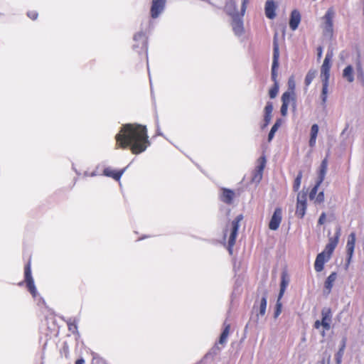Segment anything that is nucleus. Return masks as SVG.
I'll return each instance as SVG.
<instances>
[{
  "label": "nucleus",
  "instance_id": "obj_1",
  "mask_svg": "<svg viewBox=\"0 0 364 364\" xmlns=\"http://www.w3.org/2000/svg\"><path fill=\"white\" fill-rule=\"evenodd\" d=\"M118 147H129L132 154H139L150 145L146 126L139 124H126L115 136Z\"/></svg>",
  "mask_w": 364,
  "mask_h": 364
},
{
  "label": "nucleus",
  "instance_id": "obj_2",
  "mask_svg": "<svg viewBox=\"0 0 364 364\" xmlns=\"http://www.w3.org/2000/svg\"><path fill=\"white\" fill-rule=\"evenodd\" d=\"M243 219L242 215H238L234 220L230 224V228L229 229H226L224 233V237H225L229 232V238H228V251L230 254L232 253V247L235 243V240L237 235L238 229L240 227V223Z\"/></svg>",
  "mask_w": 364,
  "mask_h": 364
},
{
  "label": "nucleus",
  "instance_id": "obj_3",
  "mask_svg": "<svg viewBox=\"0 0 364 364\" xmlns=\"http://www.w3.org/2000/svg\"><path fill=\"white\" fill-rule=\"evenodd\" d=\"M279 49L277 40V34H275L273 41V59L272 65V80L274 83L277 82V68L279 67Z\"/></svg>",
  "mask_w": 364,
  "mask_h": 364
},
{
  "label": "nucleus",
  "instance_id": "obj_4",
  "mask_svg": "<svg viewBox=\"0 0 364 364\" xmlns=\"http://www.w3.org/2000/svg\"><path fill=\"white\" fill-rule=\"evenodd\" d=\"M133 48L138 53L144 52L147 54V41L144 33L139 32L134 36Z\"/></svg>",
  "mask_w": 364,
  "mask_h": 364
},
{
  "label": "nucleus",
  "instance_id": "obj_5",
  "mask_svg": "<svg viewBox=\"0 0 364 364\" xmlns=\"http://www.w3.org/2000/svg\"><path fill=\"white\" fill-rule=\"evenodd\" d=\"M25 282L29 292L32 294L33 298L38 296V291L34 284V280L31 275V269L30 263L27 264L24 269Z\"/></svg>",
  "mask_w": 364,
  "mask_h": 364
},
{
  "label": "nucleus",
  "instance_id": "obj_6",
  "mask_svg": "<svg viewBox=\"0 0 364 364\" xmlns=\"http://www.w3.org/2000/svg\"><path fill=\"white\" fill-rule=\"evenodd\" d=\"M166 0H151L150 16L155 19L159 18L164 11Z\"/></svg>",
  "mask_w": 364,
  "mask_h": 364
},
{
  "label": "nucleus",
  "instance_id": "obj_7",
  "mask_svg": "<svg viewBox=\"0 0 364 364\" xmlns=\"http://www.w3.org/2000/svg\"><path fill=\"white\" fill-rule=\"evenodd\" d=\"M266 165V159L264 156H261L258 159V164L253 172L252 181L255 183H259L262 178L263 171Z\"/></svg>",
  "mask_w": 364,
  "mask_h": 364
},
{
  "label": "nucleus",
  "instance_id": "obj_8",
  "mask_svg": "<svg viewBox=\"0 0 364 364\" xmlns=\"http://www.w3.org/2000/svg\"><path fill=\"white\" fill-rule=\"evenodd\" d=\"M340 237V230L338 229L336 233L335 237H330L328 244L326 245L325 249L321 253H324L326 256H328L331 258L332 253L336 247Z\"/></svg>",
  "mask_w": 364,
  "mask_h": 364
},
{
  "label": "nucleus",
  "instance_id": "obj_9",
  "mask_svg": "<svg viewBox=\"0 0 364 364\" xmlns=\"http://www.w3.org/2000/svg\"><path fill=\"white\" fill-rule=\"evenodd\" d=\"M356 237L355 232H351L348 237V241L346 244V251H347V264L346 267L349 265L350 263L351 259L353 255L354 249H355V244Z\"/></svg>",
  "mask_w": 364,
  "mask_h": 364
},
{
  "label": "nucleus",
  "instance_id": "obj_10",
  "mask_svg": "<svg viewBox=\"0 0 364 364\" xmlns=\"http://www.w3.org/2000/svg\"><path fill=\"white\" fill-rule=\"evenodd\" d=\"M282 219V210L280 208H277L270 219L269 228L272 230H277L280 225Z\"/></svg>",
  "mask_w": 364,
  "mask_h": 364
},
{
  "label": "nucleus",
  "instance_id": "obj_11",
  "mask_svg": "<svg viewBox=\"0 0 364 364\" xmlns=\"http://www.w3.org/2000/svg\"><path fill=\"white\" fill-rule=\"evenodd\" d=\"M332 313L330 308L325 307L321 310V322L324 330L328 331L331 328Z\"/></svg>",
  "mask_w": 364,
  "mask_h": 364
},
{
  "label": "nucleus",
  "instance_id": "obj_12",
  "mask_svg": "<svg viewBox=\"0 0 364 364\" xmlns=\"http://www.w3.org/2000/svg\"><path fill=\"white\" fill-rule=\"evenodd\" d=\"M234 33L237 36H241L244 32L243 22L239 16L232 17V22Z\"/></svg>",
  "mask_w": 364,
  "mask_h": 364
},
{
  "label": "nucleus",
  "instance_id": "obj_13",
  "mask_svg": "<svg viewBox=\"0 0 364 364\" xmlns=\"http://www.w3.org/2000/svg\"><path fill=\"white\" fill-rule=\"evenodd\" d=\"M334 17V11L332 9H329L323 18L325 20L324 30L326 33H331L333 31V18Z\"/></svg>",
  "mask_w": 364,
  "mask_h": 364
},
{
  "label": "nucleus",
  "instance_id": "obj_14",
  "mask_svg": "<svg viewBox=\"0 0 364 364\" xmlns=\"http://www.w3.org/2000/svg\"><path fill=\"white\" fill-rule=\"evenodd\" d=\"M330 258L328 256H326L324 253H319L317 255L315 262L314 269L316 272H320L323 269L324 264L327 262Z\"/></svg>",
  "mask_w": 364,
  "mask_h": 364
},
{
  "label": "nucleus",
  "instance_id": "obj_15",
  "mask_svg": "<svg viewBox=\"0 0 364 364\" xmlns=\"http://www.w3.org/2000/svg\"><path fill=\"white\" fill-rule=\"evenodd\" d=\"M331 63L323 62L321 68L320 77L322 82H328L330 77Z\"/></svg>",
  "mask_w": 364,
  "mask_h": 364
},
{
  "label": "nucleus",
  "instance_id": "obj_16",
  "mask_svg": "<svg viewBox=\"0 0 364 364\" xmlns=\"http://www.w3.org/2000/svg\"><path fill=\"white\" fill-rule=\"evenodd\" d=\"M300 21V13L296 10H294L291 14V17L289 20V26L292 31H295L298 28Z\"/></svg>",
  "mask_w": 364,
  "mask_h": 364
},
{
  "label": "nucleus",
  "instance_id": "obj_17",
  "mask_svg": "<svg viewBox=\"0 0 364 364\" xmlns=\"http://www.w3.org/2000/svg\"><path fill=\"white\" fill-rule=\"evenodd\" d=\"M124 171H125V168H124L119 171H116L112 169L111 168L107 167L104 169L103 175H105L107 177H111L116 181H119L120 178L122 177Z\"/></svg>",
  "mask_w": 364,
  "mask_h": 364
},
{
  "label": "nucleus",
  "instance_id": "obj_18",
  "mask_svg": "<svg viewBox=\"0 0 364 364\" xmlns=\"http://www.w3.org/2000/svg\"><path fill=\"white\" fill-rule=\"evenodd\" d=\"M337 278V274L332 272L326 279L324 283V294H329L333 286V283Z\"/></svg>",
  "mask_w": 364,
  "mask_h": 364
},
{
  "label": "nucleus",
  "instance_id": "obj_19",
  "mask_svg": "<svg viewBox=\"0 0 364 364\" xmlns=\"http://www.w3.org/2000/svg\"><path fill=\"white\" fill-rule=\"evenodd\" d=\"M235 197V192L228 188H223L221 194V200L227 204H231Z\"/></svg>",
  "mask_w": 364,
  "mask_h": 364
},
{
  "label": "nucleus",
  "instance_id": "obj_20",
  "mask_svg": "<svg viewBox=\"0 0 364 364\" xmlns=\"http://www.w3.org/2000/svg\"><path fill=\"white\" fill-rule=\"evenodd\" d=\"M343 77L348 82L351 83L354 81V68L351 65H347L343 70Z\"/></svg>",
  "mask_w": 364,
  "mask_h": 364
},
{
  "label": "nucleus",
  "instance_id": "obj_21",
  "mask_svg": "<svg viewBox=\"0 0 364 364\" xmlns=\"http://www.w3.org/2000/svg\"><path fill=\"white\" fill-rule=\"evenodd\" d=\"M265 14L269 19H273L275 14V5L273 1L268 0L265 4Z\"/></svg>",
  "mask_w": 364,
  "mask_h": 364
},
{
  "label": "nucleus",
  "instance_id": "obj_22",
  "mask_svg": "<svg viewBox=\"0 0 364 364\" xmlns=\"http://www.w3.org/2000/svg\"><path fill=\"white\" fill-rule=\"evenodd\" d=\"M225 9L226 12L232 17L238 16L236 4L234 0H228L226 3Z\"/></svg>",
  "mask_w": 364,
  "mask_h": 364
},
{
  "label": "nucleus",
  "instance_id": "obj_23",
  "mask_svg": "<svg viewBox=\"0 0 364 364\" xmlns=\"http://www.w3.org/2000/svg\"><path fill=\"white\" fill-rule=\"evenodd\" d=\"M327 168H328V160H327V158H325L321 164V166H320V169H319V172H318V179L319 181V183H322L325 178V176L326 174V172H327Z\"/></svg>",
  "mask_w": 364,
  "mask_h": 364
},
{
  "label": "nucleus",
  "instance_id": "obj_24",
  "mask_svg": "<svg viewBox=\"0 0 364 364\" xmlns=\"http://www.w3.org/2000/svg\"><path fill=\"white\" fill-rule=\"evenodd\" d=\"M355 70H356V74L357 77L359 80H364V69L361 63V60L360 59V55H358V57L356 60H355Z\"/></svg>",
  "mask_w": 364,
  "mask_h": 364
},
{
  "label": "nucleus",
  "instance_id": "obj_25",
  "mask_svg": "<svg viewBox=\"0 0 364 364\" xmlns=\"http://www.w3.org/2000/svg\"><path fill=\"white\" fill-rule=\"evenodd\" d=\"M294 92L293 91H287L282 96V104H286L287 105H289L291 102H295V96Z\"/></svg>",
  "mask_w": 364,
  "mask_h": 364
},
{
  "label": "nucleus",
  "instance_id": "obj_26",
  "mask_svg": "<svg viewBox=\"0 0 364 364\" xmlns=\"http://www.w3.org/2000/svg\"><path fill=\"white\" fill-rule=\"evenodd\" d=\"M273 110L272 103L268 102L264 107V122L267 123H269L272 119V112Z\"/></svg>",
  "mask_w": 364,
  "mask_h": 364
},
{
  "label": "nucleus",
  "instance_id": "obj_27",
  "mask_svg": "<svg viewBox=\"0 0 364 364\" xmlns=\"http://www.w3.org/2000/svg\"><path fill=\"white\" fill-rule=\"evenodd\" d=\"M230 324H227L225 326V328L220 336V338L218 341V344L223 346L227 343L228 338V336L230 333Z\"/></svg>",
  "mask_w": 364,
  "mask_h": 364
},
{
  "label": "nucleus",
  "instance_id": "obj_28",
  "mask_svg": "<svg viewBox=\"0 0 364 364\" xmlns=\"http://www.w3.org/2000/svg\"><path fill=\"white\" fill-rule=\"evenodd\" d=\"M282 121L281 119H277V121L275 122L274 124L272 126V127L268 134V141L269 142H270L273 139L275 133L277 132L278 129L282 125Z\"/></svg>",
  "mask_w": 364,
  "mask_h": 364
},
{
  "label": "nucleus",
  "instance_id": "obj_29",
  "mask_svg": "<svg viewBox=\"0 0 364 364\" xmlns=\"http://www.w3.org/2000/svg\"><path fill=\"white\" fill-rule=\"evenodd\" d=\"M317 75V71L315 69H310L309 72L307 73L306 77H305V85L306 86L310 85V84L312 82L313 80L315 78V77Z\"/></svg>",
  "mask_w": 364,
  "mask_h": 364
},
{
  "label": "nucleus",
  "instance_id": "obj_30",
  "mask_svg": "<svg viewBox=\"0 0 364 364\" xmlns=\"http://www.w3.org/2000/svg\"><path fill=\"white\" fill-rule=\"evenodd\" d=\"M221 350V348L218 346L217 343L215 344L213 347L210 348V350L205 354V358H208L209 357L213 358L215 355H218Z\"/></svg>",
  "mask_w": 364,
  "mask_h": 364
},
{
  "label": "nucleus",
  "instance_id": "obj_31",
  "mask_svg": "<svg viewBox=\"0 0 364 364\" xmlns=\"http://www.w3.org/2000/svg\"><path fill=\"white\" fill-rule=\"evenodd\" d=\"M266 308H267V296L264 294L261 300H260V303H259V314L260 316H264L265 314V312H266Z\"/></svg>",
  "mask_w": 364,
  "mask_h": 364
},
{
  "label": "nucleus",
  "instance_id": "obj_32",
  "mask_svg": "<svg viewBox=\"0 0 364 364\" xmlns=\"http://www.w3.org/2000/svg\"><path fill=\"white\" fill-rule=\"evenodd\" d=\"M322 91H321V101L323 105H324L327 100V95H328V82H322Z\"/></svg>",
  "mask_w": 364,
  "mask_h": 364
},
{
  "label": "nucleus",
  "instance_id": "obj_33",
  "mask_svg": "<svg viewBox=\"0 0 364 364\" xmlns=\"http://www.w3.org/2000/svg\"><path fill=\"white\" fill-rule=\"evenodd\" d=\"M345 347H346V341L343 340L341 347L340 348L338 351L335 355V359L337 363H341L342 358H343V355L344 353Z\"/></svg>",
  "mask_w": 364,
  "mask_h": 364
},
{
  "label": "nucleus",
  "instance_id": "obj_34",
  "mask_svg": "<svg viewBox=\"0 0 364 364\" xmlns=\"http://www.w3.org/2000/svg\"><path fill=\"white\" fill-rule=\"evenodd\" d=\"M306 210V205L296 204V214L298 217L302 218L305 215Z\"/></svg>",
  "mask_w": 364,
  "mask_h": 364
},
{
  "label": "nucleus",
  "instance_id": "obj_35",
  "mask_svg": "<svg viewBox=\"0 0 364 364\" xmlns=\"http://www.w3.org/2000/svg\"><path fill=\"white\" fill-rule=\"evenodd\" d=\"M68 330L73 333L77 332V322L75 319L69 318L67 321Z\"/></svg>",
  "mask_w": 364,
  "mask_h": 364
},
{
  "label": "nucleus",
  "instance_id": "obj_36",
  "mask_svg": "<svg viewBox=\"0 0 364 364\" xmlns=\"http://www.w3.org/2000/svg\"><path fill=\"white\" fill-rule=\"evenodd\" d=\"M301 178L302 172L299 171L294 182L293 189L294 191H297L299 189L301 183Z\"/></svg>",
  "mask_w": 364,
  "mask_h": 364
},
{
  "label": "nucleus",
  "instance_id": "obj_37",
  "mask_svg": "<svg viewBox=\"0 0 364 364\" xmlns=\"http://www.w3.org/2000/svg\"><path fill=\"white\" fill-rule=\"evenodd\" d=\"M279 92V84L276 82L274 86L269 90V95L271 99H274L277 97Z\"/></svg>",
  "mask_w": 364,
  "mask_h": 364
},
{
  "label": "nucleus",
  "instance_id": "obj_38",
  "mask_svg": "<svg viewBox=\"0 0 364 364\" xmlns=\"http://www.w3.org/2000/svg\"><path fill=\"white\" fill-rule=\"evenodd\" d=\"M322 183H319V181L317 180L316 181V185L314 186V187L311 189L310 193H309V198L311 200H314L315 198V197L316 196V194H317V191H318V187L320 186V185Z\"/></svg>",
  "mask_w": 364,
  "mask_h": 364
},
{
  "label": "nucleus",
  "instance_id": "obj_39",
  "mask_svg": "<svg viewBox=\"0 0 364 364\" xmlns=\"http://www.w3.org/2000/svg\"><path fill=\"white\" fill-rule=\"evenodd\" d=\"M306 205V193L302 192L299 193L297 196V203L296 204Z\"/></svg>",
  "mask_w": 364,
  "mask_h": 364
},
{
  "label": "nucleus",
  "instance_id": "obj_40",
  "mask_svg": "<svg viewBox=\"0 0 364 364\" xmlns=\"http://www.w3.org/2000/svg\"><path fill=\"white\" fill-rule=\"evenodd\" d=\"M318 132V126L316 124H314L311 126V137H317Z\"/></svg>",
  "mask_w": 364,
  "mask_h": 364
},
{
  "label": "nucleus",
  "instance_id": "obj_41",
  "mask_svg": "<svg viewBox=\"0 0 364 364\" xmlns=\"http://www.w3.org/2000/svg\"><path fill=\"white\" fill-rule=\"evenodd\" d=\"M316 203H321L324 200L323 191L319 192L314 199Z\"/></svg>",
  "mask_w": 364,
  "mask_h": 364
},
{
  "label": "nucleus",
  "instance_id": "obj_42",
  "mask_svg": "<svg viewBox=\"0 0 364 364\" xmlns=\"http://www.w3.org/2000/svg\"><path fill=\"white\" fill-rule=\"evenodd\" d=\"M282 312V303L280 302V300L277 299V304H276V310L274 311V317L277 318L279 316V315Z\"/></svg>",
  "mask_w": 364,
  "mask_h": 364
},
{
  "label": "nucleus",
  "instance_id": "obj_43",
  "mask_svg": "<svg viewBox=\"0 0 364 364\" xmlns=\"http://www.w3.org/2000/svg\"><path fill=\"white\" fill-rule=\"evenodd\" d=\"M248 3V0H242V6H241V16H244L246 8H247V4Z\"/></svg>",
  "mask_w": 364,
  "mask_h": 364
},
{
  "label": "nucleus",
  "instance_id": "obj_44",
  "mask_svg": "<svg viewBox=\"0 0 364 364\" xmlns=\"http://www.w3.org/2000/svg\"><path fill=\"white\" fill-rule=\"evenodd\" d=\"M332 58H333V52L328 50L326 55L323 62L331 63Z\"/></svg>",
  "mask_w": 364,
  "mask_h": 364
},
{
  "label": "nucleus",
  "instance_id": "obj_45",
  "mask_svg": "<svg viewBox=\"0 0 364 364\" xmlns=\"http://www.w3.org/2000/svg\"><path fill=\"white\" fill-rule=\"evenodd\" d=\"M288 85H289V90L288 91L294 92V90L295 87V83H294V81L292 77L289 79Z\"/></svg>",
  "mask_w": 364,
  "mask_h": 364
},
{
  "label": "nucleus",
  "instance_id": "obj_46",
  "mask_svg": "<svg viewBox=\"0 0 364 364\" xmlns=\"http://www.w3.org/2000/svg\"><path fill=\"white\" fill-rule=\"evenodd\" d=\"M288 105H287L286 104H282V107H281V114L282 116H286L287 114V111H288Z\"/></svg>",
  "mask_w": 364,
  "mask_h": 364
},
{
  "label": "nucleus",
  "instance_id": "obj_47",
  "mask_svg": "<svg viewBox=\"0 0 364 364\" xmlns=\"http://www.w3.org/2000/svg\"><path fill=\"white\" fill-rule=\"evenodd\" d=\"M28 16L32 20H36L38 17V14L34 11H29L28 12Z\"/></svg>",
  "mask_w": 364,
  "mask_h": 364
},
{
  "label": "nucleus",
  "instance_id": "obj_48",
  "mask_svg": "<svg viewBox=\"0 0 364 364\" xmlns=\"http://www.w3.org/2000/svg\"><path fill=\"white\" fill-rule=\"evenodd\" d=\"M325 220H326V213H322L318 218V223L319 225H323L325 223Z\"/></svg>",
  "mask_w": 364,
  "mask_h": 364
},
{
  "label": "nucleus",
  "instance_id": "obj_49",
  "mask_svg": "<svg viewBox=\"0 0 364 364\" xmlns=\"http://www.w3.org/2000/svg\"><path fill=\"white\" fill-rule=\"evenodd\" d=\"M314 326L315 328L318 329L321 326L323 327V323L321 322V321L316 320L314 323Z\"/></svg>",
  "mask_w": 364,
  "mask_h": 364
},
{
  "label": "nucleus",
  "instance_id": "obj_50",
  "mask_svg": "<svg viewBox=\"0 0 364 364\" xmlns=\"http://www.w3.org/2000/svg\"><path fill=\"white\" fill-rule=\"evenodd\" d=\"M316 138L310 136L309 146L311 147H314L316 144Z\"/></svg>",
  "mask_w": 364,
  "mask_h": 364
},
{
  "label": "nucleus",
  "instance_id": "obj_51",
  "mask_svg": "<svg viewBox=\"0 0 364 364\" xmlns=\"http://www.w3.org/2000/svg\"><path fill=\"white\" fill-rule=\"evenodd\" d=\"M97 175V173L96 171H92V173H88L87 171H85L84 173V176H85V177H87V176L94 177Z\"/></svg>",
  "mask_w": 364,
  "mask_h": 364
},
{
  "label": "nucleus",
  "instance_id": "obj_52",
  "mask_svg": "<svg viewBox=\"0 0 364 364\" xmlns=\"http://www.w3.org/2000/svg\"><path fill=\"white\" fill-rule=\"evenodd\" d=\"M285 290H286L285 287H280V291H279V296H278V300H280L282 299V297L283 296V294H284Z\"/></svg>",
  "mask_w": 364,
  "mask_h": 364
},
{
  "label": "nucleus",
  "instance_id": "obj_53",
  "mask_svg": "<svg viewBox=\"0 0 364 364\" xmlns=\"http://www.w3.org/2000/svg\"><path fill=\"white\" fill-rule=\"evenodd\" d=\"M288 282L285 280L284 277H282L280 287L287 288Z\"/></svg>",
  "mask_w": 364,
  "mask_h": 364
},
{
  "label": "nucleus",
  "instance_id": "obj_54",
  "mask_svg": "<svg viewBox=\"0 0 364 364\" xmlns=\"http://www.w3.org/2000/svg\"><path fill=\"white\" fill-rule=\"evenodd\" d=\"M322 53H323V49L321 47H318L317 48V57H318V59H320L322 56Z\"/></svg>",
  "mask_w": 364,
  "mask_h": 364
},
{
  "label": "nucleus",
  "instance_id": "obj_55",
  "mask_svg": "<svg viewBox=\"0 0 364 364\" xmlns=\"http://www.w3.org/2000/svg\"><path fill=\"white\" fill-rule=\"evenodd\" d=\"M75 364H85V360L83 359H78L76 360Z\"/></svg>",
  "mask_w": 364,
  "mask_h": 364
},
{
  "label": "nucleus",
  "instance_id": "obj_56",
  "mask_svg": "<svg viewBox=\"0 0 364 364\" xmlns=\"http://www.w3.org/2000/svg\"><path fill=\"white\" fill-rule=\"evenodd\" d=\"M269 124V123H267L264 122L263 126L262 127V129H264V127H266L267 125Z\"/></svg>",
  "mask_w": 364,
  "mask_h": 364
},
{
  "label": "nucleus",
  "instance_id": "obj_57",
  "mask_svg": "<svg viewBox=\"0 0 364 364\" xmlns=\"http://www.w3.org/2000/svg\"><path fill=\"white\" fill-rule=\"evenodd\" d=\"M321 335L323 337L325 336V331L324 330L321 332Z\"/></svg>",
  "mask_w": 364,
  "mask_h": 364
},
{
  "label": "nucleus",
  "instance_id": "obj_58",
  "mask_svg": "<svg viewBox=\"0 0 364 364\" xmlns=\"http://www.w3.org/2000/svg\"><path fill=\"white\" fill-rule=\"evenodd\" d=\"M341 363H337V362H336V364H341Z\"/></svg>",
  "mask_w": 364,
  "mask_h": 364
}]
</instances>
